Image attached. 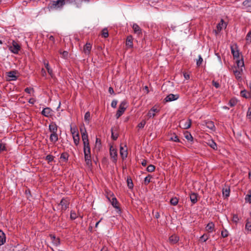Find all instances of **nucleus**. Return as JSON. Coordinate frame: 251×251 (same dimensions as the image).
<instances>
[{"label":"nucleus","instance_id":"obj_1","mask_svg":"<svg viewBox=\"0 0 251 251\" xmlns=\"http://www.w3.org/2000/svg\"><path fill=\"white\" fill-rule=\"evenodd\" d=\"M65 5L64 0H57L56 1H51L49 4L48 8L50 10H56L62 8Z\"/></svg>","mask_w":251,"mask_h":251},{"label":"nucleus","instance_id":"obj_2","mask_svg":"<svg viewBox=\"0 0 251 251\" xmlns=\"http://www.w3.org/2000/svg\"><path fill=\"white\" fill-rule=\"evenodd\" d=\"M84 158L87 165L91 163V155L90 145H83Z\"/></svg>","mask_w":251,"mask_h":251},{"label":"nucleus","instance_id":"obj_3","mask_svg":"<svg viewBox=\"0 0 251 251\" xmlns=\"http://www.w3.org/2000/svg\"><path fill=\"white\" fill-rule=\"evenodd\" d=\"M126 104V102L125 101H122L120 104L118 110H117L115 115L117 119L119 118L124 113L126 109V107H125Z\"/></svg>","mask_w":251,"mask_h":251},{"label":"nucleus","instance_id":"obj_4","mask_svg":"<svg viewBox=\"0 0 251 251\" xmlns=\"http://www.w3.org/2000/svg\"><path fill=\"white\" fill-rule=\"evenodd\" d=\"M18 73L17 71H11L6 73L7 79L8 81L16 80L17 79L18 76L16 75Z\"/></svg>","mask_w":251,"mask_h":251},{"label":"nucleus","instance_id":"obj_5","mask_svg":"<svg viewBox=\"0 0 251 251\" xmlns=\"http://www.w3.org/2000/svg\"><path fill=\"white\" fill-rule=\"evenodd\" d=\"M80 130L82 135V140L83 141V145L89 144L88 137L86 129L85 128H81Z\"/></svg>","mask_w":251,"mask_h":251},{"label":"nucleus","instance_id":"obj_6","mask_svg":"<svg viewBox=\"0 0 251 251\" xmlns=\"http://www.w3.org/2000/svg\"><path fill=\"white\" fill-rule=\"evenodd\" d=\"M12 45L9 47V50L14 53L17 54L20 50V46L15 41H12Z\"/></svg>","mask_w":251,"mask_h":251},{"label":"nucleus","instance_id":"obj_7","mask_svg":"<svg viewBox=\"0 0 251 251\" xmlns=\"http://www.w3.org/2000/svg\"><path fill=\"white\" fill-rule=\"evenodd\" d=\"M69 200L66 198H63L59 203V205L61 206V211H65L69 207Z\"/></svg>","mask_w":251,"mask_h":251},{"label":"nucleus","instance_id":"obj_8","mask_svg":"<svg viewBox=\"0 0 251 251\" xmlns=\"http://www.w3.org/2000/svg\"><path fill=\"white\" fill-rule=\"evenodd\" d=\"M83 1H88V0H64L65 5L68 4L74 3L76 5V7H79Z\"/></svg>","mask_w":251,"mask_h":251},{"label":"nucleus","instance_id":"obj_9","mask_svg":"<svg viewBox=\"0 0 251 251\" xmlns=\"http://www.w3.org/2000/svg\"><path fill=\"white\" fill-rule=\"evenodd\" d=\"M231 51L235 59H239L240 52L236 45L231 46Z\"/></svg>","mask_w":251,"mask_h":251},{"label":"nucleus","instance_id":"obj_10","mask_svg":"<svg viewBox=\"0 0 251 251\" xmlns=\"http://www.w3.org/2000/svg\"><path fill=\"white\" fill-rule=\"evenodd\" d=\"M107 198L108 199V200L110 201L111 204L112 205V206L114 207H115L116 209L119 208V207L118 205V202L116 198L115 197L113 196V194H112L110 195V197H109L108 195H107Z\"/></svg>","mask_w":251,"mask_h":251},{"label":"nucleus","instance_id":"obj_11","mask_svg":"<svg viewBox=\"0 0 251 251\" xmlns=\"http://www.w3.org/2000/svg\"><path fill=\"white\" fill-rule=\"evenodd\" d=\"M110 155L112 159L113 162H116L117 161V150L115 149L112 146L110 148Z\"/></svg>","mask_w":251,"mask_h":251},{"label":"nucleus","instance_id":"obj_12","mask_svg":"<svg viewBox=\"0 0 251 251\" xmlns=\"http://www.w3.org/2000/svg\"><path fill=\"white\" fill-rule=\"evenodd\" d=\"M179 98L178 95H174L173 94L168 95L164 100L165 102L172 101L177 100Z\"/></svg>","mask_w":251,"mask_h":251},{"label":"nucleus","instance_id":"obj_13","mask_svg":"<svg viewBox=\"0 0 251 251\" xmlns=\"http://www.w3.org/2000/svg\"><path fill=\"white\" fill-rule=\"evenodd\" d=\"M132 28L134 33L136 34L138 36L142 34V29L137 24H133Z\"/></svg>","mask_w":251,"mask_h":251},{"label":"nucleus","instance_id":"obj_14","mask_svg":"<svg viewBox=\"0 0 251 251\" xmlns=\"http://www.w3.org/2000/svg\"><path fill=\"white\" fill-rule=\"evenodd\" d=\"M191 123L192 122L190 119H188L186 121H182L181 122V126L184 129H188L190 128L191 126Z\"/></svg>","mask_w":251,"mask_h":251},{"label":"nucleus","instance_id":"obj_15","mask_svg":"<svg viewBox=\"0 0 251 251\" xmlns=\"http://www.w3.org/2000/svg\"><path fill=\"white\" fill-rule=\"evenodd\" d=\"M159 111V110L157 108L153 106L151 108V109L149 111L148 113V115L149 117H154L155 116V113H157Z\"/></svg>","mask_w":251,"mask_h":251},{"label":"nucleus","instance_id":"obj_16","mask_svg":"<svg viewBox=\"0 0 251 251\" xmlns=\"http://www.w3.org/2000/svg\"><path fill=\"white\" fill-rule=\"evenodd\" d=\"M58 126L54 122H52L49 126V130L51 133L57 132Z\"/></svg>","mask_w":251,"mask_h":251},{"label":"nucleus","instance_id":"obj_17","mask_svg":"<svg viewBox=\"0 0 251 251\" xmlns=\"http://www.w3.org/2000/svg\"><path fill=\"white\" fill-rule=\"evenodd\" d=\"M92 48V45L90 43H87L83 48V51L86 54H89Z\"/></svg>","mask_w":251,"mask_h":251},{"label":"nucleus","instance_id":"obj_18","mask_svg":"<svg viewBox=\"0 0 251 251\" xmlns=\"http://www.w3.org/2000/svg\"><path fill=\"white\" fill-rule=\"evenodd\" d=\"M51 110L49 107L44 108L41 113L45 117H49L51 115Z\"/></svg>","mask_w":251,"mask_h":251},{"label":"nucleus","instance_id":"obj_19","mask_svg":"<svg viewBox=\"0 0 251 251\" xmlns=\"http://www.w3.org/2000/svg\"><path fill=\"white\" fill-rule=\"evenodd\" d=\"M133 38L131 35L128 36L126 40V45L130 48L133 47Z\"/></svg>","mask_w":251,"mask_h":251},{"label":"nucleus","instance_id":"obj_20","mask_svg":"<svg viewBox=\"0 0 251 251\" xmlns=\"http://www.w3.org/2000/svg\"><path fill=\"white\" fill-rule=\"evenodd\" d=\"M243 5L245 8L251 10V0H245L243 2Z\"/></svg>","mask_w":251,"mask_h":251},{"label":"nucleus","instance_id":"obj_21","mask_svg":"<svg viewBox=\"0 0 251 251\" xmlns=\"http://www.w3.org/2000/svg\"><path fill=\"white\" fill-rule=\"evenodd\" d=\"M58 135L57 134V132L51 133L50 137V140L51 142L53 143H55L57 141H58Z\"/></svg>","mask_w":251,"mask_h":251},{"label":"nucleus","instance_id":"obj_22","mask_svg":"<svg viewBox=\"0 0 251 251\" xmlns=\"http://www.w3.org/2000/svg\"><path fill=\"white\" fill-rule=\"evenodd\" d=\"M241 96L246 99L251 98V93L247 92L246 90H242L240 92Z\"/></svg>","mask_w":251,"mask_h":251},{"label":"nucleus","instance_id":"obj_23","mask_svg":"<svg viewBox=\"0 0 251 251\" xmlns=\"http://www.w3.org/2000/svg\"><path fill=\"white\" fill-rule=\"evenodd\" d=\"M5 234L0 229V246L3 245L5 242Z\"/></svg>","mask_w":251,"mask_h":251},{"label":"nucleus","instance_id":"obj_24","mask_svg":"<svg viewBox=\"0 0 251 251\" xmlns=\"http://www.w3.org/2000/svg\"><path fill=\"white\" fill-rule=\"evenodd\" d=\"M111 131L112 138L114 140H116L118 137V133L117 132L116 128H112Z\"/></svg>","mask_w":251,"mask_h":251},{"label":"nucleus","instance_id":"obj_25","mask_svg":"<svg viewBox=\"0 0 251 251\" xmlns=\"http://www.w3.org/2000/svg\"><path fill=\"white\" fill-rule=\"evenodd\" d=\"M120 154L123 158V159H124L127 157V152L126 150H125L123 147H120Z\"/></svg>","mask_w":251,"mask_h":251},{"label":"nucleus","instance_id":"obj_26","mask_svg":"<svg viewBox=\"0 0 251 251\" xmlns=\"http://www.w3.org/2000/svg\"><path fill=\"white\" fill-rule=\"evenodd\" d=\"M205 228L206 231L209 232H211L214 228V224L212 222L209 223Z\"/></svg>","mask_w":251,"mask_h":251},{"label":"nucleus","instance_id":"obj_27","mask_svg":"<svg viewBox=\"0 0 251 251\" xmlns=\"http://www.w3.org/2000/svg\"><path fill=\"white\" fill-rule=\"evenodd\" d=\"M73 139L75 144V145H77L79 142V136L78 133H76V134H74V133H73Z\"/></svg>","mask_w":251,"mask_h":251},{"label":"nucleus","instance_id":"obj_28","mask_svg":"<svg viewBox=\"0 0 251 251\" xmlns=\"http://www.w3.org/2000/svg\"><path fill=\"white\" fill-rule=\"evenodd\" d=\"M190 200H191V202L193 203H195L196 202H197L198 201V200H197V195L195 193H192L190 195Z\"/></svg>","mask_w":251,"mask_h":251},{"label":"nucleus","instance_id":"obj_29","mask_svg":"<svg viewBox=\"0 0 251 251\" xmlns=\"http://www.w3.org/2000/svg\"><path fill=\"white\" fill-rule=\"evenodd\" d=\"M242 71V69H241V70H238L237 69L233 70L234 74L236 77V78L239 79L241 77V72Z\"/></svg>","mask_w":251,"mask_h":251},{"label":"nucleus","instance_id":"obj_30","mask_svg":"<svg viewBox=\"0 0 251 251\" xmlns=\"http://www.w3.org/2000/svg\"><path fill=\"white\" fill-rule=\"evenodd\" d=\"M170 242L172 244H175L178 241V238L175 235H172L169 238Z\"/></svg>","mask_w":251,"mask_h":251},{"label":"nucleus","instance_id":"obj_31","mask_svg":"<svg viewBox=\"0 0 251 251\" xmlns=\"http://www.w3.org/2000/svg\"><path fill=\"white\" fill-rule=\"evenodd\" d=\"M207 144L214 150H216L217 149V144L214 141H209Z\"/></svg>","mask_w":251,"mask_h":251},{"label":"nucleus","instance_id":"obj_32","mask_svg":"<svg viewBox=\"0 0 251 251\" xmlns=\"http://www.w3.org/2000/svg\"><path fill=\"white\" fill-rule=\"evenodd\" d=\"M223 194L226 198L229 197L230 194V189L229 188H224L223 189Z\"/></svg>","mask_w":251,"mask_h":251},{"label":"nucleus","instance_id":"obj_33","mask_svg":"<svg viewBox=\"0 0 251 251\" xmlns=\"http://www.w3.org/2000/svg\"><path fill=\"white\" fill-rule=\"evenodd\" d=\"M206 126L209 129L213 130L215 128L214 123L212 121H207L205 123Z\"/></svg>","mask_w":251,"mask_h":251},{"label":"nucleus","instance_id":"obj_34","mask_svg":"<svg viewBox=\"0 0 251 251\" xmlns=\"http://www.w3.org/2000/svg\"><path fill=\"white\" fill-rule=\"evenodd\" d=\"M50 237L52 239V242L53 243L57 246L60 244V240L59 238H56V237L54 235H50Z\"/></svg>","mask_w":251,"mask_h":251},{"label":"nucleus","instance_id":"obj_35","mask_svg":"<svg viewBox=\"0 0 251 251\" xmlns=\"http://www.w3.org/2000/svg\"><path fill=\"white\" fill-rule=\"evenodd\" d=\"M246 44L251 43V30L247 33L246 37Z\"/></svg>","mask_w":251,"mask_h":251},{"label":"nucleus","instance_id":"obj_36","mask_svg":"<svg viewBox=\"0 0 251 251\" xmlns=\"http://www.w3.org/2000/svg\"><path fill=\"white\" fill-rule=\"evenodd\" d=\"M236 62L238 68H239L240 67H242L244 66L243 58H242L241 60H240L239 59H236Z\"/></svg>","mask_w":251,"mask_h":251},{"label":"nucleus","instance_id":"obj_37","mask_svg":"<svg viewBox=\"0 0 251 251\" xmlns=\"http://www.w3.org/2000/svg\"><path fill=\"white\" fill-rule=\"evenodd\" d=\"M184 137L188 140V141H192L193 140V137L192 135L188 132V131H186L184 133Z\"/></svg>","mask_w":251,"mask_h":251},{"label":"nucleus","instance_id":"obj_38","mask_svg":"<svg viewBox=\"0 0 251 251\" xmlns=\"http://www.w3.org/2000/svg\"><path fill=\"white\" fill-rule=\"evenodd\" d=\"M224 23L223 20H221L220 23H219L217 25V29L218 31H220L223 28Z\"/></svg>","mask_w":251,"mask_h":251},{"label":"nucleus","instance_id":"obj_39","mask_svg":"<svg viewBox=\"0 0 251 251\" xmlns=\"http://www.w3.org/2000/svg\"><path fill=\"white\" fill-rule=\"evenodd\" d=\"M245 200L249 203H251V190L248 191V194L246 196Z\"/></svg>","mask_w":251,"mask_h":251},{"label":"nucleus","instance_id":"obj_40","mask_svg":"<svg viewBox=\"0 0 251 251\" xmlns=\"http://www.w3.org/2000/svg\"><path fill=\"white\" fill-rule=\"evenodd\" d=\"M69 155L67 152H63L61 154L60 158L67 161L68 159Z\"/></svg>","mask_w":251,"mask_h":251},{"label":"nucleus","instance_id":"obj_41","mask_svg":"<svg viewBox=\"0 0 251 251\" xmlns=\"http://www.w3.org/2000/svg\"><path fill=\"white\" fill-rule=\"evenodd\" d=\"M127 186L129 189H132L133 187V184L131 178H128L127 179Z\"/></svg>","mask_w":251,"mask_h":251},{"label":"nucleus","instance_id":"obj_42","mask_svg":"<svg viewBox=\"0 0 251 251\" xmlns=\"http://www.w3.org/2000/svg\"><path fill=\"white\" fill-rule=\"evenodd\" d=\"M101 35L104 38H106L108 36V31L107 28H104L101 31Z\"/></svg>","mask_w":251,"mask_h":251},{"label":"nucleus","instance_id":"obj_43","mask_svg":"<svg viewBox=\"0 0 251 251\" xmlns=\"http://www.w3.org/2000/svg\"><path fill=\"white\" fill-rule=\"evenodd\" d=\"M170 140L176 142H180L178 137L175 134H174L171 137Z\"/></svg>","mask_w":251,"mask_h":251},{"label":"nucleus","instance_id":"obj_44","mask_svg":"<svg viewBox=\"0 0 251 251\" xmlns=\"http://www.w3.org/2000/svg\"><path fill=\"white\" fill-rule=\"evenodd\" d=\"M178 200L176 198H173L170 200V203L173 205H176L178 203Z\"/></svg>","mask_w":251,"mask_h":251},{"label":"nucleus","instance_id":"obj_45","mask_svg":"<svg viewBox=\"0 0 251 251\" xmlns=\"http://www.w3.org/2000/svg\"><path fill=\"white\" fill-rule=\"evenodd\" d=\"M246 229L251 231V220H248L245 226Z\"/></svg>","mask_w":251,"mask_h":251},{"label":"nucleus","instance_id":"obj_46","mask_svg":"<svg viewBox=\"0 0 251 251\" xmlns=\"http://www.w3.org/2000/svg\"><path fill=\"white\" fill-rule=\"evenodd\" d=\"M155 166L153 165H150L149 166H148L147 168V170L148 172H152L154 171L155 170Z\"/></svg>","mask_w":251,"mask_h":251},{"label":"nucleus","instance_id":"obj_47","mask_svg":"<svg viewBox=\"0 0 251 251\" xmlns=\"http://www.w3.org/2000/svg\"><path fill=\"white\" fill-rule=\"evenodd\" d=\"M151 176L150 175H149L147 176H146L145 178V179H144L145 184L147 185L148 183H149L151 182Z\"/></svg>","mask_w":251,"mask_h":251},{"label":"nucleus","instance_id":"obj_48","mask_svg":"<svg viewBox=\"0 0 251 251\" xmlns=\"http://www.w3.org/2000/svg\"><path fill=\"white\" fill-rule=\"evenodd\" d=\"M84 120L88 122L90 120V113L89 112H87L84 115Z\"/></svg>","mask_w":251,"mask_h":251},{"label":"nucleus","instance_id":"obj_49","mask_svg":"<svg viewBox=\"0 0 251 251\" xmlns=\"http://www.w3.org/2000/svg\"><path fill=\"white\" fill-rule=\"evenodd\" d=\"M76 218H77V216H76L75 212L74 211H71L70 218L73 220H75Z\"/></svg>","mask_w":251,"mask_h":251},{"label":"nucleus","instance_id":"obj_50","mask_svg":"<svg viewBox=\"0 0 251 251\" xmlns=\"http://www.w3.org/2000/svg\"><path fill=\"white\" fill-rule=\"evenodd\" d=\"M203 61L202 58L201 57V55L199 56V59L197 61V66H200L202 62Z\"/></svg>","mask_w":251,"mask_h":251},{"label":"nucleus","instance_id":"obj_51","mask_svg":"<svg viewBox=\"0 0 251 251\" xmlns=\"http://www.w3.org/2000/svg\"><path fill=\"white\" fill-rule=\"evenodd\" d=\"M208 239V235L207 234H203L200 237V239L203 242L206 241Z\"/></svg>","mask_w":251,"mask_h":251},{"label":"nucleus","instance_id":"obj_52","mask_svg":"<svg viewBox=\"0 0 251 251\" xmlns=\"http://www.w3.org/2000/svg\"><path fill=\"white\" fill-rule=\"evenodd\" d=\"M221 235L223 238L227 237L228 235L227 230L225 229V230L222 231L221 232Z\"/></svg>","mask_w":251,"mask_h":251},{"label":"nucleus","instance_id":"obj_53","mask_svg":"<svg viewBox=\"0 0 251 251\" xmlns=\"http://www.w3.org/2000/svg\"><path fill=\"white\" fill-rule=\"evenodd\" d=\"M237 101L235 100H231L229 102V104L231 107H233L236 105Z\"/></svg>","mask_w":251,"mask_h":251},{"label":"nucleus","instance_id":"obj_54","mask_svg":"<svg viewBox=\"0 0 251 251\" xmlns=\"http://www.w3.org/2000/svg\"><path fill=\"white\" fill-rule=\"evenodd\" d=\"M53 156L51 155H48L46 156V160H47L49 162H51L53 160Z\"/></svg>","mask_w":251,"mask_h":251},{"label":"nucleus","instance_id":"obj_55","mask_svg":"<svg viewBox=\"0 0 251 251\" xmlns=\"http://www.w3.org/2000/svg\"><path fill=\"white\" fill-rule=\"evenodd\" d=\"M146 124V122L145 121H142L138 125V127L139 128H143Z\"/></svg>","mask_w":251,"mask_h":251},{"label":"nucleus","instance_id":"obj_56","mask_svg":"<svg viewBox=\"0 0 251 251\" xmlns=\"http://www.w3.org/2000/svg\"><path fill=\"white\" fill-rule=\"evenodd\" d=\"M232 221L234 223H237L239 221V218L237 215H234L233 216Z\"/></svg>","mask_w":251,"mask_h":251},{"label":"nucleus","instance_id":"obj_57","mask_svg":"<svg viewBox=\"0 0 251 251\" xmlns=\"http://www.w3.org/2000/svg\"><path fill=\"white\" fill-rule=\"evenodd\" d=\"M60 53L62 55L64 58H67L68 55V52L67 51H64L63 52L60 51Z\"/></svg>","mask_w":251,"mask_h":251},{"label":"nucleus","instance_id":"obj_58","mask_svg":"<svg viewBox=\"0 0 251 251\" xmlns=\"http://www.w3.org/2000/svg\"><path fill=\"white\" fill-rule=\"evenodd\" d=\"M247 116L251 121V108H249L247 111Z\"/></svg>","mask_w":251,"mask_h":251},{"label":"nucleus","instance_id":"obj_59","mask_svg":"<svg viewBox=\"0 0 251 251\" xmlns=\"http://www.w3.org/2000/svg\"><path fill=\"white\" fill-rule=\"evenodd\" d=\"M117 104V101L116 100H112L111 102V106L113 108H116Z\"/></svg>","mask_w":251,"mask_h":251},{"label":"nucleus","instance_id":"obj_60","mask_svg":"<svg viewBox=\"0 0 251 251\" xmlns=\"http://www.w3.org/2000/svg\"><path fill=\"white\" fill-rule=\"evenodd\" d=\"M213 85L216 88H218L220 87V84L218 82L216 81H213Z\"/></svg>","mask_w":251,"mask_h":251},{"label":"nucleus","instance_id":"obj_61","mask_svg":"<svg viewBox=\"0 0 251 251\" xmlns=\"http://www.w3.org/2000/svg\"><path fill=\"white\" fill-rule=\"evenodd\" d=\"M108 92L110 94H114V90L111 87H110L108 89Z\"/></svg>","mask_w":251,"mask_h":251},{"label":"nucleus","instance_id":"obj_62","mask_svg":"<svg viewBox=\"0 0 251 251\" xmlns=\"http://www.w3.org/2000/svg\"><path fill=\"white\" fill-rule=\"evenodd\" d=\"M49 40L51 41L52 42V43H55V39L54 38V37L52 35H50V37H49Z\"/></svg>","mask_w":251,"mask_h":251},{"label":"nucleus","instance_id":"obj_63","mask_svg":"<svg viewBox=\"0 0 251 251\" xmlns=\"http://www.w3.org/2000/svg\"><path fill=\"white\" fill-rule=\"evenodd\" d=\"M183 76L184 77H185V79H189L190 78V76H189V75L187 73H183Z\"/></svg>","mask_w":251,"mask_h":251},{"label":"nucleus","instance_id":"obj_64","mask_svg":"<svg viewBox=\"0 0 251 251\" xmlns=\"http://www.w3.org/2000/svg\"><path fill=\"white\" fill-rule=\"evenodd\" d=\"M71 131L72 134L73 133H74V134H76V133H78V132L76 131V129L75 128H71Z\"/></svg>","mask_w":251,"mask_h":251}]
</instances>
